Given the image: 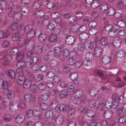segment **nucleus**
I'll list each match as a JSON object with an SVG mask.
<instances>
[{"mask_svg":"<svg viewBox=\"0 0 126 126\" xmlns=\"http://www.w3.org/2000/svg\"><path fill=\"white\" fill-rule=\"evenodd\" d=\"M79 37L80 41L82 44H78V48L81 49V48H83V45L82 44L84 43L88 38L89 34L87 33L86 32H80Z\"/></svg>","mask_w":126,"mask_h":126,"instance_id":"f257e3e1","label":"nucleus"},{"mask_svg":"<svg viewBox=\"0 0 126 126\" xmlns=\"http://www.w3.org/2000/svg\"><path fill=\"white\" fill-rule=\"evenodd\" d=\"M24 98L25 101L29 103H32L35 100L34 96L29 93H27L24 94Z\"/></svg>","mask_w":126,"mask_h":126,"instance_id":"f03ea898","label":"nucleus"},{"mask_svg":"<svg viewBox=\"0 0 126 126\" xmlns=\"http://www.w3.org/2000/svg\"><path fill=\"white\" fill-rule=\"evenodd\" d=\"M75 39V36L74 35H68L66 37L65 43L67 45H72L74 42Z\"/></svg>","mask_w":126,"mask_h":126,"instance_id":"7ed1b4c3","label":"nucleus"},{"mask_svg":"<svg viewBox=\"0 0 126 126\" xmlns=\"http://www.w3.org/2000/svg\"><path fill=\"white\" fill-rule=\"evenodd\" d=\"M49 40L52 43L55 42L59 43L61 41V38L57 36L54 34L51 35L49 37Z\"/></svg>","mask_w":126,"mask_h":126,"instance_id":"20e7f679","label":"nucleus"},{"mask_svg":"<svg viewBox=\"0 0 126 126\" xmlns=\"http://www.w3.org/2000/svg\"><path fill=\"white\" fill-rule=\"evenodd\" d=\"M35 45V42L32 40L28 41L26 45V47L27 49L31 50L33 49Z\"/></svg>","mask_w":126,"mask_h":126,"instance_id":"39448f33","label":"nucleus"},{"mask_svg":"<svg viewBox=\"0 0 126 126\" xmlns=\"http://www.w3.org/2000/svg\"><path fill=\"white\" fill-rule=\"evenodd\" d=\"M15 119L17 123L21 124L24 120L25 116L22 114H18L15 117Z\"/></svg>","mask_w":126,"mask_h":126,"instance_id":"423d86ee","label":"nucleus"},{"mask_svg":"<svg viewBox=\"0 0 126 126\" xmlns=\"http://www.w3.org/2000/svg\"><path fill=\"white\" fill-rule=\"evenodd\" d=\"M121 40L119 37H115L114 41V46L116 48L119 47L121 45Z\"/></svg>","mask_w":126,"mask_h":126,"instance_id":"0eeeda50","label":"nucleus"},{"mask_svg":"<svg viewBox=\"0 0 126 126\" xmlns=\"http://www.w3.org/2000/svg\"><path fill=\"white\" fill-rule=\"evenodd\" d=\"M113 112L111 110H107L104 111L103 116L104 118L108 119L110 118L112 116Z\"/></svg>","mask_w":126,"mask_h":126,"instance_id":"6e6552de","label":"nucleus"},{"mask_svg":"<svg viewBox=\"0 0 126 126\" xmlns=\"http://www.w3.org/2000/svg\"><path fill=\"white\" fill-rule=\"evenodd\" d=\"M32 81L29 79H27L24 81L23 85V87L25 89H28L32 85Z\"/></svg>","mask_w":126,"mask_h":126,"instance_id":"1a4fd4ad","label":"nucleus"},{"mask_svg":"<svg viewBox=\"0 0 126 126\" xmlns=\"http://www.w3.org/2000/svg\"><path fill=\"white\" fill-rule=\"evenodd\" d=\"M69 106L63 103H61L58 107V109L61 111L63 112L67 111L69 109Z\"/></svg>","mask_w":126,"mask_h":126,"instance_id":"9d476101","label":"nucleus"},{"mask_svg":"<svg viewBox=\"0 0 126 126\" xmlns=\"http://www.w3.org/2000/svg\"><path fill=\"white\" fill-rule=\"evenodd\" d=\"M19 107V103L17 102H14L12 105L10 106V109L11 111H16L18 109Z\"/></svg>","mask_w":126,"mask_h":126,"instance_id":"9b49d317","label":"nucleus"},{"mask_svg":"<svg viewBox=\"0 0 126 126\" xmlns=\"http://www.w3.org/2000/svg\"><path fill=\"white\" fill-rule=\"evenodd\" d=\"M64 118L63 116L62 115H58L56 119V122L58 125H61L63 122Z\"/></svg>","mask_w":126,"mask_h":126,"instance_id":"f8f14e48","label":"nucleus"},{"mask_svg":"<svg viewBox=\"0 0 126 126\" xmlns=\"http://www.w3.org/2000/svg\"><path fill=\"white\" fill-rule=\"evenodd\" d=\"M121 97L122 96H120L119 97L117 94H114L112 96V98L113 100L114 101H118L119 103L122 104L123 102V100L122 99H121Z\"/></svg>","mask_w":126,"mask_h":126,"instance_id":"ddd939ff","label":"nucleus"},{"mask_svg":"<svg viewBox=\"0 0 126 126\" xmlns=\"http://www.w3.org/2000/svg\"><path fill=\"white\" fill-rule=\"evenodd\" d=\"M85 48L87 50H89L94 47L93 43L90 41H88L84 45Z\"/></svg>","mask_w":126,"mask_h":126,"instance_id":"4468645a","label":"nucleus"},{"mask_svg":"<svg viewBox=\"0 0 126 126\" xmlns=\"http://www.w3.org/2000/svg\"><path fill=\"white\" fill-rule=\"evenodd\" d=\"M87 116L88 117H91L94 116L95 119H97L98 117L97 116H95V113L92 110H87L86 112Z\"/></svg>","mask_w":126,"mask_h":126,"instance_id":"2eb2a0df","label":"nucleus"},{"mask_svg":"<svg viewBox=\"0 0 126 126\" xmlns=\"http://www.w3.org/2000/svg\"><path fill=\"white\" fill-rule=\"evenodd\" d=\"M98 90L96 88L93 87L91 88L89 91V94L92 96H94L98 93Z\"/></svg>","mask_w":126,"mask_h":126,"instance_id":"dca6fc26","label":"nucleus"},{"mask_svg":"<svg viewBox=\"0 0 126 126\" xmlns=\"http://www.w3.org/2000/svg\"><path fill=\"white\" fill-rule=\"evenodd\" d=\"M102 62L104 64H108L110 61V58L108 56H104L102 59Z\"/></svg>","mask_w":126,"mask_h":126,"instance_id":"f3484780","label":"nucleus"},{"mask_svg":"<svg viewBox=\"0 0 126 126\" xmlns=\"http://www.w3.org/2000/svg\"><path fill=\"white\" fill-rule=\"evenodd\" d=\"M85 58L92 61L94 59V54L93 53L90 52H87L85 55Z\"/></svg>","mask_w":126,"mask_h":126,"instance_id":"a211bd4d","label":"nucleus"},{"mask_svg":"<svg viewBox=\"0 0 126 126\" xmlns=\"http://www.w3.org/2000/svg\"><path fill=\"white\" fill-rule=\"evenodd\" d=\"M99 42L100 45L101 46H104L107 43V39L105 37H102L99 39Z\"/></svg>","mask_w":126,"mask_h":126,"instance_id":"6ab92c4d","label":"nucleus"},{"mask_svg":"<svg viewBox=\"0 0 126 126\" xmlns=\"http://www.w3.org/2000/svg\"><path fill=\"white\" fill-rule=\"evenodd\" d=\"M45 116L47 119H49L54 118V115L53 111L51 110L48 111L46 113Z\"/></svg>","mask_w":126,"mask_h":126,"instance_id":"aec40b11","label":"nucleus"},{"mask_svg":"<svg viewBox=\"0 0 126 126\" xmlns=\"http://www.w3.org/2000/svg\"><path fill=\"white\" fill-rule=\"evenodd\" d=\"M3 104L4 107H7L9 106L10 104V100L8 98H4L3 100Z\"/></svg>","mask_w":126,"mask_h":126,"instance_id":"412c9836","label":"nucleus"},{"mask_svg":"<svg viewBox=\"0 0 126 126\" xmlns=\"http://www.w3.org/2000/svg\"><path fill=\"white\" fill-rule=\"evenodd\" d=\"M4 92L5 93L8 97V98L9 99H12L14 97V92L12 91H10L9 89Z\"/></svg>","mask_w":126,"mask_h":126,"instance_id":"4be33fe9","label":"nucleus"},{"mask_svg":"<svg viewBox=\"0 0 126 126\" xmlns=\"http://www.w3.org/2000/svg\"><path fill=\"white\" fill-rule=\"evenodd\" d=\"M102 51V49L100 47H96L94 51V54L95 56L97 57H100L101 55Z\"/></svg>","mask_w":126,"mask_h":126,"instance_id":"5701e85b","label":"nucleus"},{"mask_svg":"<svg viewBox=\"0 0 126 126\" xmlns=\"http://www.w3.org/2000/svg\"><path fill=\"white\" fill-rule=\"evenodd\" d=\"M76 63L75 60L71 58H68L67 61V64L70 66H73Z\"/></svg>","mask_w":126,"mask_h":126,"instance_id":"b1692460","label":"nucleus"},{"mask_svg":"<svg viewBox=\"0 0 126 126\" xmlns=\"http://www.w3.org/2000/svg\"><path fill=\"white\" fill-rule=\"evenodd\" d=\"M62 54L64 58H67L69 57L70 54V52L68 49H64L62 51Z\"/></svg>","mask_w":126,"mask_h":126,"instance_id":"393cba45","label":"nucleus"},{"mask_svg":"<svg viewBox=\"0 0 126 126\" xmlns=\"http://www.w3.org/2000/svg\"><path fill=\"white\" fill-rule=\"evenodd\" d=\"M78 74L76 72L71 73L69 75V78L72 80L77 79L78 78Z\"/></svg>","mask_w":126,"mask_h":126,"instance_id":"a878e982","label":"nucleus"},{"mask_svg":"<svg viewBox=\"0 0 126 126\" xmlns=\"http://www.w3.org/2000/svg\"><path fill=\"white\" fill-rule=\"evenodd\" d=\"M44 77L43 75L42 74L36 75L34 77L35 80L37 82H39L43 79Z\"/></svg>","mask_w":126,"mask_h":126,"instance_id":"bb28decb","label":"nucleus"},{"mask_svg":"<svg viewBox=\"0 0 126 126\" xmlns=\"http://www.w3.org/2000/svg\"><path fill=\"white\" fill-rule=\"evenodd\" d=\"M4 120L6 122H9L11 121L12 119V116L9 114H5L4 116Z\"/></svg>","mask_w":126,"mask_h":126,"instance_id":"cd10ccee","label":"nucleus"},{"mask_svg":"<svg viewBox=\"0 0 126 126\" xmlns=\"http://www.w3.org/2000/svg\"><path fill=\"white\" fill-rule=\"evenodd\" d=\"M20 34L19 32H17L13 34L12 37V40L14 41H17L20 37Z\"/></svg>","mask_w":126,"mask_h":126,"instance_id":"c85d7f7f","label":"nucleus"},{"mask_svg":"<svg viewBox=\"0 0 126 126\" xmlns=\"http://www.w3.org/2000/svg\"><path fill=\"white\" fill-rule=\"evenodd\" d=\"M126 55V53L123 50H121L119 51L117 53V57L121 58L124 57Z\"/></svg>","mask_w":126,"mask_h":126,"instance_id":"c756f323","label":"nucleus"},{"mask_svg":"<svg viewBox=\"0 0 126 126\" xmlns=\"http://www.w3.org/2000/svg\"><path fill=\"white\" fill-rule=\"evenodd\" d=\"M47 37V35L45 34L42 33L38 36V40L40 42H43L46 40Z\"/></svg>","mask_w":126,"mask_h":126,"instance_id":"7c9ffc66","label":"nucleus"},{"mask_svg":"<svg viewBox=\"0 0 126 126\" xmlns=\"http://www.w3.org/2000/svg\"><path fill=\"white\" fill-rule=\"evenodd\" d=\"M100 5V2L97 0L94 1L91 4V6L93 9H95Z\"/></svg>","mask_w":126,"mask_h":126,"instance_id":"2f4dec72","label":"nucleus"},{"mask_svg":"<svg viewBox=\"0 0 126 126\" xmlns=\"http://www.w3.org/2000/svg\"><path fill=\"white\" fill-rule=\"evenodd\" d=\"M49 98V95L47 93L43 94L41 96V99L44 101L47 100Z\"/></svg>","mask_w":126,"mask_h":126,"instance_id":"473e14b6","label":"nucleus"},{"mask_svg":"<svg viewBox=\"0 0 126 126\" xmlns=\"http://www.w3.org/2000/svg\"><path fill=\"white\" fill-rule=\"evenodd\" d=\"M80 26L78 24H76L73 25L71 28V30L73 32H76L79 30Z\"/></svg>","mask_w":126,"mask_h":126,"instance_id":"72a5a7b5","label":"nucleus"},{"mask_svg":"<svg viewBox=\"0 0 126 126\" xmlns=\"http://www.w3.org/2000/svg\"><path fill=\"white\" fill-rule=\"evenodd\" d=\"M92 61H90L86 58L83 59V60L82 63L83 64L87 66H90L91 65V62Z\"/></svg>","mask_w":126,"mask_h":126,"instance_id":"f704fd0d","label":"nucleus"},{"mask_svg":"<svg viewBox=\"0 0 126 126\" xmlns=\"http://www.w3.org/2000/svg\"><path fill=\"white\" fill-rule=\"evenodd\" d=\"M3 87L2 88L3 89V91L4 92L8 89V87L10 86V84L7 81H3Z\"/></svg>","mask_w":126,"mask_h":126,"instance_id":"c9c22d12","label":"nucleus"},{"mask_svg":"<svg viewBox=\"0 0 126 126\" xmlns=\"http://www.w3.org/2000/svg\"><path fill=\"white\" fill-rule=\"evenodd\" d=\"M68 92V91L66 90H62L60 93L59 95L60 97L62 99L64 97Z\"/></svg>","mask_w":126,"mask_h":126,"instance_id":"e433bc0d","label":"nucleus"},{"mask_svg":"<svg viewBox=\"0 0 126 126\" xmlns=\"http://www.w3.org/2000/svg\"><path fill=\"white\" fill-rule=\"evenodd\" d=\"M74 94L76 97L80 98L83 94V91L79 89L75 92Z\"/></svg>","mask_w":126,"mask_h":126,"instance_id":"4c0bfd02","label":"nucleus"},{"mask_svg":"<svg viewBox=\"0 0 126 126\" xmlns=\"http://www.w3.org/2000/svg\"><path fill=\"white\" fill-rule=\"evenodd\" d=\"M25 40L23 38H21L19 40L17 44L18 47H23L25 44Z\"/></svg>","mask_w":126,"mask_h":126,"instance_id":"58836bf2","label":"nucleus"},{"mask_svg":"<svg viewBox=\"0 0 126 126\" xmlns=\"http://www.w3.org/2000/svg\"><path fill=\"white\" fill-rule=\"evenodd\" d=\"M115 9L113 7H111L108 9L107 11V15L109 16H112L114 14Z\"/></svg>","mask_w":126,"mask_h":126,"instance_id":"ea45409f","label":"nucleus"},{"mask_svg":"<svg viewBox=\"0 0 126 126\" xmlns=\"http://www.w3.org/2000/svg\"><path fill=\"white\" fill-rule=\"evenodd\" d=\"M9 33L7 32H5L2 31H0V39L6 37L9 35Z\"/></svg>","mask_w":126,"mask_h":126,"instance_id":"a19ab883","label":"nucleus"},{"mask_svg":"<svg viewBox=\"0 0 126 126\" xmlns=\"http://www.w3.org/2000/svg\"><path fill=\"white\" fill-rule=\"evenodd\" d=\"M44 16H38L37 18H38L40 19V20L41 21L43 20L42 22V23L43 24L44 26L47 25V24L49 23V20L47 19H45Z\"/></svg>","mask_w":126,"mask_h":126,"instance_id":"79ce46f5","label":"nucleus"},{"mask_svg":"<svg viewBox=\"0 0 126 126\" xmlns=\"http://www.w3.org/2000/svg\"><path fill=\"white\" fill-rule=\"evenodd\" d=\"M53 52H48L47 54H46L44 55L43 57L44 61L45 62H47L49 60V56L51 55V54L53 53Z\"/></svg>","mask_w":126,"mask_h":126,"instance_id":"37998d69","label":"nucleus"},{"mask_svg":"<svg viewBox=\"0 0 126 126\" xmlns=\"http://www.w3.org/2000/svg\"><path fill=\"white\" fill-rule=\"evenodd\" d=\"M33 51L35 53L40 54L41 52L42 49L41 46H37L35 47L33 49Z\"/></svg>","mask_w":126,"mask_h":126,"instance_id":"c03bdc74","label":"nucleus"},{"mask_svg":"<svg viewBox=\"0 0 126 126\" xmlns=\"http://www.w3.org/2000/svg\"><path fill=\"white\" fill-rule=\"evenodd\" d=\"M47 86V85H46V83L44 82H42L39 84L38 87L39 89L42 90L46 88Z\"/></svg>","mask_w":126,"mask_h":126,"instance_id":"a18cd8bd","label":"nucleus"},{"mask_svg":"<svg viewBox=\"0 0 126 126\" xmlns=\"http://www.w3.org/2000/svg\"><path fill=\"white\" fill-rule=\"evenodd\" d=\"M18 27V24L16 22H13L11 25L10 29L11 31H13L17 29Z\"/></svg>","mask_w":126,"mask_h":126,"instance_id":"49530a36","label":"nucleus"},{"mask_svg":"<svg viewBox=\"0 0 126 126\" xmlns=\"http://www.w3.org/2000/svg\"><path fill=\"white\" fill-rule=\"evenodd\" d=\"M19 50L17 47H14L12 48L11 50L10 53L13 55H16L19 52Z\"/></svg>","mask_w":126,"mask_h":126,"instance_id":"de8ad7c7","label":"nucleus"},{"mask_svg":"<svg viewBox=\"0 0 126 126\" xmlns=\"http://www.w3.org/2000/svg\"><path fill=\"white\" fill-rule=\"evenodd\" d=\"M41 5V2L39 1H35L33 4V7L34 9H37L40 7Z\"/></svg>","mask_w":126,"mask_h":126,"instance_id":"09e8293b","label":"nucleus"},{"mask_svg":"<svg viewBox=\"0 0 126 126\" xmlns=\"http://www.w3.org/2000/svg\"><path fill=\"white\" fill-rule=\"evenodd\" d=\"M58 105V102H53L52 103L50 106V107L51 109H58V108L57 107Z\"/></svg>","mask_w":126,"mask_h":126,"instance_id":"8fccbe9b","label":"nucleus"},{"mask_svg":"<svg viewBox=\"0 0 126 126\" xmlns=\"http://www.w3.org/2000/svg\"><path fill=\"white\" fill-rule=\"evenodd\" d=\"M87 110V108L84 106H82L79 107L78 110L79 111L80 113H86Z\"/></svg>","mask_w":126,"mask_h":126,"instance_id":"3c124183","label":"nucleus"},{"mask_svg":"<svg viewBox=\"0 0 126 126\" xmlns=\"http://www.w3.org/2000/svg\"><path fill=\"white\" fill-rule=\"evenodd\" d=\"M25 62L23 61H21L18 62L16 64L17 67L19 68H20L25 66Z\"/></svg>","mask_w":126,"mask_h":126,"instance_id":"603ef678","label":"nucleus"},{"mask_svg":"<svg viewBox=\"0 0 126 126\" xmlns=\"http://www.w3.org/2000/svg\"><path fill=\"white\" fill-rule=\"evenodd\" d=\"M33 114L35 117H39L41 114L40 110L38 109H35L33 111Z\"/></svg>","mask_w":126,"mask_h":126,"instance_id":"864d4df0","label":"nucleus"},{"mask_svg":"<svg viewBox=\"0 0 126 126\" xmlns=\"http://www.w3.org/2000/svg\"><path fill=\"white\" fill-rule=\"evenodd\" d=\"M51 18L54 20L57 23H61V19L60 17L59 16H51Z\"/></svg>","mask_w":126,"mask_h":126,"instance_id":"5fc2aeb1","label":"nucleus"},{"mask_svg":"<svg viewBox=\"0 0 126 126\" xmlns=\"http://www.w3.org/2000/svg\"><path fill=\"white\" fill-rule=\"evenodd\" d=\"M32 28V26L31 25H28L24 29V31L25 33H27L32 30H31Z\"/></svg>","mask_w":126,"mask_h":126,"instance_id":"6e6d98bb","label":"nucleus"},{"mask_svg":"<svg viewBox=\"0 0 126 126\" xmlns=\"http://www.w3.org/2000/svg\"><path fill=\"white\" fill-rule=\"evenodd\" d=\"M117 25L119 27L122 28L125 27L126 26V23L123 20H120L117 22Z\"/></svg>","mask_w":126,"mask_h":126,"instance_id":"4d7b16f0","label":"nucleus"},{"mask_svg":"<svg viewBox=\"0 0 126 126\" xmlns=\"http://www.w3.org/2000/svg\"><path fill=\"white\" fill-rule=\"evenodd\" d=\"M59 91V90L57 89H51L49 91V93L50 95L54 96Z\"/></svg>","mask_w":126,"mask_h":126,"instance_id":"13d9d810","label":"nucleus"},{"mask_svg":"<svg viewBox=\"0 0 126 126\" xmlns=\"http://www.w3.org/2000/svg\"><path fill=\"white\" fill-rule=\"evenodd\" d=\"M79 17L76 16V17L74 16H69L68 17L69 22V23H73L75 20L76 18H78Z\"/></svg>","mask_w":126,"mask_h":126,"instance_id":"bf43d9fd","label":"nucleus"},{"mask_svg":"<svg viewBox=\"0 0 126 126\" xmlns=\"http://www.w3.org/2000/svg\"><path fill=\"white\" fill-rule=\"evenodd\" d=\"M12 59V57L11 55H7L4 56V60L6 62H8L10 61Z\"/></svg>","mask_w":126,"mask_h":126,"instance_id":"052dcab7","label":"nucleus"},{"mask_svg":"<svg viewBox=\"0 0 126 126\" xmlns=\"http://www.w3.org/2000/svg\"><path fill=\"white\" fill-rule=\"evenodd\" d=\"M27 37L28 39H30L33 38L34 35V32L33 31H31L30 32L27 33Z\"/></svg>","mask_w":126,"mask_h":126,"instance_id":"680f3d73","label":"nucleus"},{"mask_svg":"<svg viewBox=\"0 0 126 126\" xmlns=\"http://www.w3.org/2000/svg\"><path fill=\"white\" fill-rule=\"evenodd\" d=\"M10 42L8 40H5L3 41L2 44V47L3 48H6L9 46Z\"/></svg>","mask_w":126,"mask_h":126,"instance_id":"e2e57ef3","label":"nucleus"},{"mask_svg":"<svg viewBox=\"0 0 126 126\" xmlns=\"http://www.w3.org/2000/svg\"><path fill=\"white\" fill-rule=\"evenodd\" d=\"M109 36L111 37H116V35L117 34V31H112V30L109 32Z\"/></svg>","mask_w":126,"mask_h":126,"instance_id":"0e129e2a","label":"nucleus"},{"mask_svg":"<svg viewBox=\"0 0 126 126\" xmlns=\"http://www.w3.org/2000/svg\"><path fill=\"white\" fill-rule=\"evenodd\" d=\"M24 53L23 52H21L19 54L16 56V60L18 61L22 60L24 58Z\"/></svg>","mask_w":126,"mask_h":126,"instance_id":"69168bd1","label":"nucleus"},{"mask_svg":"<svg viewBox=\"0 0 126 126\" xmlns=\"http://www.w3.org/2000/svg\"><path fill=\"white\" fill-rule=\"evenodd\" d=\"M112 102L109 100L106 101L105 103V107L107 108H110L112 107Z\"/></svg>","mask_w":126,"mask_h":126,"instance_id":"338daca9","label":"nucleus"},{"mask_svg":"<svg viewBox=\"0 0 126 126\" xmlns=\"http://www.w3.org/2000/svg\"><path fill=\"white\" fill-rule=\"evenodd\" d=\"M50 65L52 66L55 67L57 66L58 64V61L54 59L51 60L50 62Z\"/></svg>","mask_w":126,"mask_h":126,"instance_id":"774afa93","label":"nucleus"}]
</instances>
